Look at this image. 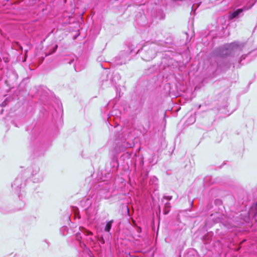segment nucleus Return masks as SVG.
<instances>
[{"instance_id": "nucleus-1", "label": "nucleus", "mask_w": 257, "mask_h": 257, "mask_svg": "<svg viewBox=\"0 0 257 257\" xmlns=\"http://www.w3.org/2000/svg\"><path fill=\"white\" fill-rule=\"evenodd\" d=\"M239 47V45L237 43L233 42L231 44H227L224 46L225 49L228 51V52H226L224 55H229L231 53L232 51L237 50Z\"/></svg>"}, {"instance_id": "nucleus-2", "label": "nucleus", "mask_w": 257, "mask_h": 257, "mask_svg": "<svg viewBox=\"0 0 257 257\" xmlns=\"http://www.w3.org/2000/svg\"><path fill=\"white\" fill-rule=\"evenodd\" d=\"M249 8H246V7H244L243 9H238L236 11L230 13L229 15V18L230 19H232L238 16L243 11L247 10Z\"/></svg>"}, {"instance_id": "nucleus-3", "label": "nucleus", "mask_w": 257, "mask_h": 257, "mask_svg": "<svg viewBox=\"0 0 257 257\" xmlns=\"http://www.w3.org/2000/svg\"><path fill=\"white\" fill-rule=\"evenodd\" d=\"M113 222V220H111L107 222L106 226L104 228V230L106 232H109L111 228V225L112 223Z\"/></svg>"}, {"instance_id": "nucleus-4", "label": "nucleus", "mask_w": 257, "mask_h": 257, "mask_svg": "<svg viewBox=\"0 0 257 257\" xmlns=\"http://www.w3.org/2000/svg\"><path fill=\"white\" fill-rule=\"evenodd\" d=\"M170 207V203L169 202L166 203L165 204V208H164L165 214H167L169 212Z\"/></svg>"}, {"instance_id": "nucleus-5", "label": "nucleus", "mask_w": 257, "mask_h": 257, "mask_svg": "<svg viewBox=\"0 0 257 257\" xmlns=\"http://www.w3.org/2000/svg\"><path fill=\"white\" fill-rule=\"evenodd\" d=\"M164 198L166 199H167V200H170L172 199V197L171 196H164Z\"/></svg>"}, {"instance_id": "nucleus-6", "label": "nucleus", "mask_w": 257, "mask_h": 257, "mask_svg": "<svg viewBox=\"0 0 257 257\" xmlns=\"http://www.w3.org/2000/svg\"><path fill=\"white\" fill-rule=\"evenodd\" d=\"M86 235H92V233L91 232V231H86Z\"/></svg>"}, {"instance_id": "nucleus-7", "label": "nucleus", "mask_w": 257, "mask_h": 257, "mask_svg": "<svg viewBox=\"0 0 257 257\" xmlns=\"http://www.w3.org/2000/svg\"><path fill=\"white\" fill-rule=\"evenodd\" d=\"M57 47H58V46H57V45H55V47H54V50H53V52H54L56 51V49H57Z\"/></svg>"}, {"instance_id": "nucleus-8", "label": "nucleus", "mask_w": 257, "mask_h": 257, "mask_svg": "<svg viewBox=\"0 0 257 257\" xmlns=\"http://www.w3.org/2000/svg\"><path fill=\"white\" fill-rule=\"evenodd\" d=\"M76 237H77V239L78 240H79V236H78V234H77V235H76Z\"/></svg>"}, {"instance_id": "nucleus-9", "label": "nucleus", "mask_w": 257, "mask_h": 257, "mask_svg": "<svg viewBox=\"0 0 257 257\" xmlns=\"http://www.w3.org/2000/svg\"><path fill=\"white\" fill-rule=\"evenodd\" d=\"M255 208H256V210H257V203H256V205H255Z\"/></svg>"}, {"instance_id": "nucleus-10", "label": "nucleus", "mask_w": 257, "mask_h": 257, "mask_svg": "<svg viewBox=\"0 0 257 257\" xmlns=\"http://www.w3.org/2000/svg\"><path fill=\"white\" fill-rule=\"evenodd\" d=\"M242 59H245V57H243V56L241 57Z\"/></svg>"}]
</instances>
